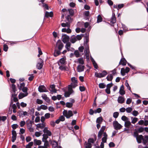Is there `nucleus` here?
I'll use <instances>...</instances> for the list:
<instances>
[{"label": "nucleus", "instance_id": "1", "mask_svg": "<svg viewBox=\"0 0 148 148\" xmlns=\"http://www.w3.org/2000/svg\"><path fill=\"white\" fill-rule=\"evenodd\" d=\"M69 39V37L68 36L66 35H63L62 37V40L63 42L64 43H66L65 46V47L68 51H71V44L70 42H68Z\"/></svg>", "mask_w": 148, "mask_h": 148}, {"label": "nucleus", "instance_id": "2", "mask_svg": "<svg viewBox=\"0 0 148 148\" xmlns=\"http://www.w3.org/2000/svg\"><path fill=\"white\" fill-rule=\"evenodd\" d=\"M88 39L86 37L85 39V42L84 44V46L85 47L84 52L85 55L86 56L87 59H89V49L88 44Z\"/></svg>", "mask_w": 148, "mask_h": 148}, {"label": "nucleus", "instance_id": "3", "mask_svg": "<svg viewBox=\"0 0 148 148\" xmlns=\"http://www.w3.org/2000/svg\"><path fill=\"white\" fill-rule=\"evenodd\" d=\"M63 113L64 115L68 119L69 118L73 115V112L71 110L67 111L64 110L63 112Z\"/></svg>", "mask_w": 148, "mask_h": 148}, {"label": "nucleus", "instance_id": "4", "mask_svg": "<svg viewBox=\"0 0 148 148\" xmlns=\"http://www.w3.org/2000/svg\"><path fill=\"white\" fill-rule=\"evenodd\" d=\"M64 47V45L60 40H58L56 44V48L61 51Z\"/></svg>", "mask_w": 148, "mask_h": 148}, {"label": "nucleus", "instance_id": "5", "mask_svg": "<svg viewBox=\"0 0 148 148\" xmlns=\"http://www.w3.org/2000/svg\"><path fill=\"white\" fill-rule=\"evenodd\" d=\"M107 74L106 71H104L102 73H95V76L97 77L101 78L105 77Z\"/></svg>", "mask_w": 148, "mask_h": 148}, {"label": "nucleus", "instance_id": "6", "mask_svg": "<svg viewBox=\"0 0 148 148\" xmlns=\"http://www.w3.org/2000/svg\"><path fill=\"white\" fill-rule=\"evenodd\" d=\"M113 125L114 129L116 130H120L122 127V126L116 121L113 122Z\"/></svg>", "mask_w": 148, "mask_h": 148}, {"label": "nucleus", "instance_id": "7", "mask_svg": "<svg viewBox=\"0 0 148 148\" xmlns=\"http://www.w3.org/2000/svg\"><path fill=\"white\" fill-rule=\"evenodd\" d=\"M106 128V127L105 126H103L101 127L98 135V137L99 139H100L102 135L104 133H105L104 131L105 130Z\"/></svg>", "mask_w": 148, "mask_h": 148}, {"label": "nucleus", "instance_id": "8", "mask_svg": "<svg viewBox=\"0 0 148 148\" xmlns=\"http://www.w3.org/2000/svg\"><path fill=\"white\" fill-rule=\"evenodd\" d=\"M59 66V69L62 71H68L69 69L67 67L64 66V65L60 64V63H58Z\"/></svg>", "mask_w": 148, "mask_h": 148}, {"label": "nucleus", "instance_id": "9", "mask_svg": "<svg viewBox=\"0 0 148 148\" xmlns=\"http://www.w3.org/2000/svg\"><path fill=\"white\" fill-rule=\"evenodd\" d=\"M130 71V69L129 67H127L125 69L123 68L121 69V73L122 75L124 76L125 75V73H128Z\"/></svg>", "mask_w": 148, "mask_h": 148}, {"label": "nucleus", "instance_id": "10", "mask_svg": "<svg viewBox=\"0 0 148 148\" xmlns=\"http://www.w3.org/2000/svg\"><path fill=\"white\" fill-rule=\"evenodd\" d=\"M77 86V84L71 83L70 85H69L68 88H69V91H73L72 88H75Z\"/></svg>", "mask_w": 148, "mask_h": 148}, {"label": "nucleus", "instance_id": "11", "mask_svg": "<svg viewBox=\"0 0 148 148\" xmlns=\"http://www.w3.org/2000/svg\"><path fill=\"white\" fill-rule=\"evenodd\" d=\"M38 91L40 92H47V90L45 87L43 85H41L39 86L38 88Z\"/></svg>", "mask_w": 148, "mask_h": 148}, {"label": "nucleus", "instance_id": "12", "mask_svg": "<svg viewBox=\"0 0 148 148\" xmlns=\"http://www.w3.org/2000/svg\"><path fill=\"white\" fill-rule=\"evenodd\" d=\"M39 60H40L41 62H38L37 64L36 67L38 69H40L42 67L43 62L42 60L40 58H39Z\"/></svg>", "mask_w": 148, "mask_h": 148}, {"label": "nucleus", "instance_id": "13", "mask_svg": "<svg viewBox=\"0 0 148 148\" xmlns=\"http://www.w3.org/2000/svg\"><path fill=\"white\" fill-rule=\"evenodd\" d=\"M12 141L14 142L16 139V131L13 130L12 131Z\"/></svg>", "mask_w": 148, "mask_h": 148}, {"label": "nucleus", "instance_id": "14", "mask_svg": "<svg viewBox=\"0 0 148 148\" xmlns=\"http://www.w3.org/2000/svg\"><path fill=\"white\" fill-rule=\"evenodd\" d=\"M85 66L83 65H79L77 66V70L79 72L83 71L84 70Z\"/></svg>", "mask_w": 148, "mask_h": 148}, {"label": "nucleus", "instance_id": "15", "mask_svg": "<svg viewBox=\"0 0 148 148\" xmlns=\"http://www.w3.org/2000/svg\"><path fill=\"white\" fill-rule=\"evenodd\" d=\"M125 99L124 98L121 96H120L118 97L117 99L118 102L119 103L121 104L125 102Z\"/></svg>", "mask_w": 148, "mask_h": 148}, {"label": "nucleus", "instance_id": "16", "mask_svg": "<svg viewBox=\"0 0 148 148\" xmlns=\"http://www.w3.org/2000/svg\"><path fill=\"white\" fill-rule=\"evenodd\" d=\"M55 85L53 84L50 86V88L49 89V90L53 93H56V90L55 88Z\"/></svg>", "mask_w": 148, "mask_h": 148}, {"label": "nucleus", "instance_id": "17", "mask_svg": "<svg viewBox=\"0 0 148 148\" xmlns=\"http://www.w3.org/2000/svg\"><path fill=\"white\" fill-rule=\"evenodd\" d=\"M66 58L65 56H64L60 59L58 63H60V64L64 65L66 62Z\"/></svg>", "mask_w": 148, "mask_h": 148}, {"label": "nucleus", "instance_id": "18", "mask_svg": "<svg viewBox=\"0 0 148 148\" xmlns=\"http://www.w3.org/2000/svg\"><path fill=\"white\" fill-rule=\"evenodd\" d=\"M43 131L45 133H46L47 135V136H50L51 135V132L48 130L47 127H45Z\"/></svg>", "mask_w": 148, "mask_h": 148}, {"label": "nucleus", "instance_id": "19", "mask_svg": "<svg viewBox=\"0 0 148 148\" xmlns=\"http://www.w3.org/2000/svg\"><path fill=\"white\" fill-rule=\"evenodd\" d=\"M36 128H40L42 129H43L45 126V123H39L36 125Z\"/></svg>", "mask_w": 148, "mask_h": 148}, {"label": "nucleus", "instance_id": "20", "mask_svg": "<svg viewBox=\"0 0 148 148\" xmlns=\"http://www.w3.org/2000/svg\"><path fill=\"white\" fill-rule=\"evenodd\" d=\"M124 87L123 85H122L120 87L119 93L121 95H124L125 93V92L124 90Z\"/></svg>", "mask_w": 148, "mask_h": 148}, {"label": "nucleus", "instance_id": "21", "mask_svg": "<svg viewBox=\"0 0 148 148\" xmlns=\"http://www.w3.org/2000/svg\"><path fill=\"white\" fill-rule=\"evenodd\" d=\"M137 142L138 143H140L143 139V136L142 135H140L136 138Z\"/></svg>", "mask_w": 148, "mask_h": 148}, {"label": "nucleus", "instance_id": "22", "mask_svg": "<svg viewBox=\"0 0 148 148\" xmlns=\"http://www.w3.org/2000/svg\"><path fill=\"white\" fill-rule=\"evenodd\" d=\"M42 97L43 99H44L47 102H49L50 101L49 98L47 97L46 94H43L42 95Z\"/></svg>", "mask_w": 148, "mask_h": 148}, {"label": "nucleus", "instance_id": "23", "mask_svg": "<svg viewBox=\"0 0 148 148\" xmlns=\"http://www.w3.org/2000/svg\"><path fill=\"white\" fill-rule=\"evenodd\" d=\"M107 137V135L106 133H103V137L102 138V142L103 143H106V140Z\"/></svg>", "mask_w": 148, "mask_h": 148}, {"label": "nucleus", "instance_id": "24", "mask_svg": "<svg viewBox=\"0 0 148 148\" xmlns=\"http://www.w3.org/2000/svg\"><path fill=\"white\" fill-rule=\"evenodd\" d=\"M126 61L124 58L121 59L119 63V64H122L123 65H125L126 64Z\"/></svg>", "mask_w": 148, "mask_h": 148}, {"label": "nucleus", "instance_id": "25", "mask_svg": "<svg viewBox=\"0 0 148 148\" xmlns=\"http://www.w3.org/2000/svg\"><path fill=\"white\" fill-rule=\"evenodd\" d=\"M27 93H21L18 95L19 99H21L23 97L27 96Z\"/></svg>", "mask_w": 148, "mask_h": 148}, {"label": "nucleus", "instance_id": "26", "mask_svg": "<svg viewBox=\"0 0 148 148\" xmlns=\"http://www.w3.org/2000/svg\"><path fill=\"white\" fill-rule=\"evenodd\" d=\"M34 145H39L41 144V141L40 140L34 139Z\"/></svg>", "mask_w": 148, "mask_h": 148}, {"label": "nucleus", "instance_id": "27", "mask_svg": "<svg viewBox=\"0 0 148 148\" xmlns=\"http://www.w3.org/2000/svg\"><path fill=\"white\" fill-rule=\"evenodd\" d=\"M62 32H66L68 33H70L71 32V30L69 28H68L67 29L66 28H63L62 30Z\"/></svg>", "mask_w": 148, "mask_h": 148}, {"label": "nucleus", "instance_id": "28", "mask_svg": "<svg viewBox=\"0 0 148 148\" xmlns=\"http://www.w3.org/2000/svg\"><path fill=\"white\" fill-rule=\"evenodd\" d=\"M111 22L113 24L116 22V18L115 17V14L114 13H113L111 19Z\"/></svg>", "mask_w": 148, "mask_h": 148}, {"label": "nucleus", "instance_id": "29", "mask_svg": "<svg viewBox=\"0 0 148 148\" xmlns=\"http://www.w3.org/2000/svg\"><path fill=\"white\" fill-rule=\"evenodd\" d=\"M76 63H79L81 65H83L84 64V61L82 58H80L77 59Z\"/></svg>", "mask_w": 148, "mask_h": 148}, {"label": "nucleus", "instance_id": "30", "mask_svg": "<svg viewBox=\"0 0 148 148\" xmlns=\"http://www.w3.org/2000/svg\"><path fill=\"white\" fill-rule=\"evenodd\" d=\"M51 144L52 145V148H57L58 146V143L57 142L55 141H52L51 142Z\"/></svg>", "mask_w": 148, "mask_h": 148}, {"label": "nucleus", "instance_id": "31", "mask_svg": "<svg viewBox=\"0 0 148 148\" xmlns=\"http://www.w3.org/2000/svg\"><path fill=\"white\" fill-rule=\"evenodd\" d=\"M131 124V122L129 120L125 122L124 126L125 127L129 128Z\"/></svg>", "mask_w": 148, "mask_h": 148}, {"label": "nucleus", "instance_id": "32", "mask_svg": "<svg viewBox=\"0 0 148 148\" xmlns=\"http://www.w3.org/2000/svg\"><path fill=\"white\" fill-rule=\"evenodd\" d=\"M73 91H69V88H68V91L65 92L64 96L66 97H68L73 92Z\"/></svg>", "mask_w": 148, "mask_h": 148}, {"label": "nucleus", "instance_id": "33", "mask_svg": "<svg viewBox=\"0 0 148 148\" xmlns=\"http://www.w3.org/2000/svg\"><path fill=\"white\" fill-rule=\"evenodd\" d=\"M60 51L59 50L56 49L54 53V56L55 57H56L60 55L61 53Z\"/></svg>", "mask_w": 148, "mask_h": 148}, {"label": "nucleus", "instance_id": "34", "mask_svg": "<svg viewBox=\"0 0 148 148\" xmlns=\"http://www.w3.org/2000/svg\"><path fill=\"white\" fill-rule=\"evenodd\" d=\"M143 143L144 144H146L148 141V136H145L144 138L143 137Z\"/></svg>", "mask_w": 148, "mask_h": 148}, {"label": "nucleus", "instance_id": "35", "mask_svg": "<svg viewBox=\"0 0 148 148\" xmlns=\"http://www.w3.org/2000/svg\"><path fill=\"white\" fill-rule=\"evenodd\" d=\"M91 60L92 62V64L94 66L95 68L96 69H97L98 68L97 65L94 59L92 58H91Z\"/></svg>", "mask_w": 148, "mask_h": 148}, {"label": "nucleus", "instance_id": "36", "mask_svg": "<svg viewBox=\"0 0 148 148\" xmlns=\"http://www.w3.org/2000/svg\"><path fill=\"white\" fill-rule=\"evenodd\" d=\"M61 26L62 27H67L69 28L70 26V23L69 22H66V23H63L61 24Z\"/></svg>", "mask_w": 148, "mask_h": 148}, {"label": "nucleus", "instance_id": "37", "mask_svg": "<svg viewBox=\"0 0 148 148\" xmlns=\"http://www.w3.org/2000/svg\"><path fill=\"white\" fill-rule=\"evenodd\" d=\"M26 124L27 128L31 127L32 126V122L31 121H27Z\"/></svg>", "mask_w": 148, "mask_h": 148}, {"label": "nucleus", "instance_id": "38", "mask_svg": "<svg viewBox=\"0 0 148 148\" xmlns=\"http://www.w3.org/2000/svg\"><path fill=\"white\" fill-rule=\"evenodd\" d=\"M77 40L76 39V36H72L71 39V41L72 43H75L76 41Z\"/></svg>", "mask_w": 148, "mask_h": 148}, {"label": "nucleus", "instance_id": "39", "mask_svg": "<svg viewBox=\"0 0 148 148\" xmlns=\"http://www.w3.org/2000/svg\"><path fill=\"white\" fill-rule=\"evenodd\" d=\"M53 15V13L52 12H46L45 14V16L46 17H48L49 16L52 17Z\"/></svg>", "mask_w": 148, "mask_h": 148}, {"label": "nucleus", "instance_id": "40", "mask_svg": "<svg viewBox=\"0 0 148 148\" xmlns=\"http://www.w3.org/2000/svg\"><path fill=\"white\" fill-rule=\"evenodd\" d=\"M84 148H91L92 145L90 143H87L84 145Z\"/></svg>", "mask_w": 148, "mask_h": 148}, {"label": "nucleus", "instance_id": "41", "mask_svg": "<svg viewBox=\"0 0 148 148\" xmlns=\"http://www.w3.org/2000/svg\"><path fill=\"white\" fill-rule=\"evenodd\" d=\"M106 79L108 81H111L113 79V76L111 74H109L106 77Z\"/></svg>", "mask_w": 148, "mask_h": 148}, {"label": "nucleus", "instance_id": "42", "mask_svg": "<svg viewBox=\"0 0 148 148\" xmlns=\"http://www.w3.org/2000/svg\"><path fill=\"white\" fill-rule=\"evenodd\" d=\"M132 119V123L133 124H135L138 120V119L136 117L131 118V119Z\"/></svg>", "mask_w": 148, "mask_h": 148}, {"label": "nucleus", "instance_id": "43", "mask_svg": "<svg viewBox=\"0 0 148 148\" xmlns=\"http://www.w3.org/2000/svg\"><path fill=\"white\" fill-rule=\"evenodd\" d=\"M102 121V118L101 117H99L97 118L96 120V123H98L100 124Z\"/></svg>", "mask_w": 148, "mask_h": 148}, {"label": "nucleus", "instance_id": "44", "mask_svg": "<svg viewBox=\"0 0 148 148\" xmlns=\"http://www.w3.org/2000/svg\"><path fill=\"white\" fill-rule=\"evenodd\" d=\"M33 145V142H30L26 146V148H31V147Z\"/></svg>", "mask_w": 148, "mask_h": 148}, {"label": "nucleus", "instance_id": "45", "mask_svg": "<svg viewBox=\"0 0 148 148\" xmlns=\"http://www.w3.org/2000/svg\"><path fill=\"white\" fill-rule=\"evenodd\" d=\"M121 119L125 122L129 120V118L125 116H123L122 117Z\"/></svg>", "mask_w": 148, "mask_h": 148}, {"label": "nucleus", "instance_id": "46", "mask_svg": "<svg viewBox=\"0 0 148 148\" xmlns=\"http://www.w3.org/2000/svg\"><path fill=\"white\" fill-rule=\"evenodd\" d=\"M66 106L68 108H71L73 106V103L71 102H67L66 103Z\"/></svg>", "mask_w": 148, "mask_h": 148}, {"label": "nucleus", "instance_id": "47", "mask_svg": "<svg viewBox=\"0 0 148 148\" xmlns=\"http://www.w3.org/2000/svg\"><path fill=\"white\" fill-rule=\"evenodd\" d=\"M133 109L131 107H128L126 109V111L127 113H130L132 111Z\"/></svg>", "mask_w": 148, "mask_h": 148}, {"label": "nucleus", "instance_id": "48", "mask_svg": "<svg viewBox=\"0 0 148 148\" xmlns=\"http://www.w3.org/2000/svg\"><path fill=\"white\" fill-rule=\"evenodd\" d=\"M132 114L134 116H137L139 114L138 111L136 110L133 111L132 113Z\"/></svg>", "mask_w": 148, "mask_h": 148}, {"label": "nucleus", "instance_id": "49", "mask_svg": "<svg viewBox=\"0 0 148 148\" xmlns=\"http://www.w3.org/2000/svg\"><path fill=\"white\" fill-rule=\"evenodd\" d=\"M72 83H77V79L75 77H73L71 78Z\"/></svg>", "mask_w": 148, "mask_h": 148}, {"label": "nucleus", "instance_id": "50", "mask_svg": "<svg viewBox=\"0 0 148 148\" xmlns=\"http://www.w3.org/2000/svg\"><path fill=\"white\" fill-rule=\"evenodd\" d=\"M26 124L25 122L24 121H21L20 123V125L21 127H23Z\"/></svg>", "mask_w": 148, "mask_h": 148}, {"label": "nucleus", "instance_id": "51", "mask_svg": "<svg viewBox=\"0 0 148 148\" xmlns=\"http://www.w3.org/2000/svg\"><path fill=\"white\" fill-rule=\"evenodd\" d=\"M106 85L103 83H100L99 84V87L100 88H105Z\"/></svg>", "mask_w": 148, "mask_h": 148}, {"label": "nucleus", "instance_id": "52", "mask_svg": "<svg viewBox=\"0 0 148 148\" xmlns=\"http://www.w3.org/2000/svg\"><path fill=\"white\" fill-rule=\"evenodd\" d=\"M95 140L93 139L90 138L88 139V143H94Z\"/></svg>", "mask_w": 148, "mask_h": 148}, {"label": "nucleus", "instance_id": "53", "mask_svg": "<svg viewBox=\"0 0 148 148\" xmlns=\"http://www.w3.org/2000/svg\"><path fill=\"white\" fill-rule=\"evenodd\" d=\"M74 54L76 57H79V53L78 51L76 50L74 52Z\"/></svg>", "mask_w": 148, "mask_h": 148}, {"label": "nucleus", "instance_id": "54", "mask_svg": "<svg viewBox=\"0 0 148 148\" xmlns=\"http://www.w3.org/2000/svg\"><path fill=\"white\" fill-rule=\"evenodd\" d=\"M12 91L15 92V91L16 90V88L15 85L14 84H12Z\"/></svg>", "mask_w": 148, "mask_h": 148}, {"label": "nucleus", "instance_id": "55", "mask_svg": "<svg viewBox=\"0 0 148 148\" xmlns=\"http://www.w3.org/2000/svg\"><path fill=\"white\" fill-rule=\"evenodd\" d=\"M36 102L38 104H41L43 103L42 101L40 99H37Z\"/></svg>", "mask_w": 148, "mask_h": 148}, {"label": "nucleus", "instance_id": "56", "mask_svg": "<svg viewBox=\"0 0 148 148\" xmlns=\"http://www.w3.org/2000/svg\"><path fill=\"white\" fill-rule=\"evenodd\" d=\"M38 51L39 54L38 55V57H40V55H42V53L40 48L38 47Z\"/></svg>", "mask_w": 148, "mask_h": 148}, {"label": "nucleus", "instance_id": "57", "mask_svg": "<svg viewBox=\"0 0 148 148\" xmlns=\"http://www.w3.org/2000/svg\"><path fill=\"white\" fill-rule=\"evenodd\" d=\"M25 84L24 82H23L20 84V86L19 87V89L20 90H21L24 87Z\"/></svg>", "mask_w": 148, "mask_h": 148}, {"label": "nucleus", "instance_id": "58", "mask_svg": "<svg viewBox=\"0 0 148 148\" xmlns=\"http://www.w3.org/2000/svg\"><path fill=\"white\" fill-rule=\"evenodd\" d=\"M80 90L81 92L84 91L85 90V88L84 86H80L79 87Z\"/></svg>", "mask_w": 148, "mask_h": 148}, {"label": "nucleus", "instance_id": "59", "mask_svg": "<svg viewBox=\"0 0 148 148\" xmlns=\"http://www.w3.org/2000/svg\"><path fill=\"white\" fill-rule=\"evenodd\" d=\"M29 132H33L34 131V128L32 127L27 128Z\"/></svg>", "mask_w": 148, "mask_h": 148}, {"label": "nucleus", "instance_id": "60", "mask_svg": "<svg viewBox=\"0 0 148 148\" xmlns=\"http://www.w3.org/2000/svg\"><path fill=\"white\" fill-rule=\"evenodd\" d=\"M132 101V99L130 98H128L126 101V103L127 104H129Z\"/></svg>", "mask_w": 148, "mask_h": 148}, {"label": "nucleus", "instance_id": "61", "mask_svg": "<svg viewBox=\"0 0 148 148\" xmlns=\"http://www.w3.org/2000/svg\"><path fill=\"white\" fill-rule=\"evenodd\" d=\"M68 11H69V13L71 15H73L74 14V11L72 9H68Z\"/></svg>", "mask_w": 148, "mask_h": 148}, {"label": "nucleus", "instance_id": "62", "mask_svg": "<svg viewBox=\"0 0 148 148\" xmlns=\"http://www.w3.org/2000/svg\"><path fill=\"white\" fill-rule=\"evenodd\" d=\"M40 107L42 109L45 110L47 109V107L45 105H42L40 106Z\"/></svg>", "mask_w": 148, "mask_h": 148}, {"label": "nucleus", "instance_id": "63", "mask_svg": "<svg viewBox=\"0 0 148 148\" xmlns=\"http://www.w3.org/2000/svg\"><path fill=\"white\" fill-rule=\"evenodd\" d=\"M8 49V47L6 45H3V50L5 51H7Z\"/></svg>", "mask_w": 148, "mask_h": 148}, {"label": "nucleus", "instance_id": "64", "mask_svg": "<svg viewBox=\"0 0 148 148\" xmlns=\"http://www.w3.org/2000/svg\"><path fill=\"white\" fill-rule=\"evenodd\" d=\"M102 20V18L101 16L100 15H99L97 17V22H100Z\"/></svg>", "mask_w": 148, "mask_h": 148}]
</instances>
